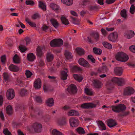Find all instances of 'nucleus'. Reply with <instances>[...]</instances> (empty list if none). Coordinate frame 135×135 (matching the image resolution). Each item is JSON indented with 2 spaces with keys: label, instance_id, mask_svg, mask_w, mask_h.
I'll list each match as a JSON object with an SVG mask.
<instances>
[{
  "label": "nucleus",
  "instance_id": "nucleus-52",
  "mask_svg": "<svg viewBox=\"0 0 135 135\" xmlns=\"http://www.w3.org/2000/svg\"><path fill=\"white\" fill-rule=\"evenodd\" d=\"M93 37L96 41L98 40L99 39V34L98 33H94L93 34Z\"/></svg>",
  "mask_w": 135,
  "mask_h": 135
},
{
  "label": "nucleus",
  "instance_id": "nucleus-6",
  "mask_svg": "<svg viewBox=\"0 0 135 135\" xmlns=\"http://www.w3.org/2000/svg\"><path fill=\"white\" fill-rule=\"evenodd\" d=\"M97 105L91 103H86L82 104L80 107L81 108L84 109H88L95 108Z\"/></svg>",
  "mask_w": 135,
  "mask_h": 135
},
{
  "label": "nucleus",
  "instance_id": "nucleus-17",
  "mask_svg": "<svg viewBox=\"0 0 135 135\" xmlns=\"http://www.w3.org/2000/svg\"><path fill=\"white\" fill-rule=\"evenodd\" d=\"M51 24L56 28H57L59 26V24L57 20L54 18H51L50 20Z\"/></svg>",
  "mask_w": 135,
  "mask_h": 135
},
{
  "label": "nucleus",
  "instance_id": "nucleus-56",
  "mask_svg": "<svg viewBox=\"0 0 135 135\" xmlns=\"http://www.w3.org/2000/svg\"><path fill=\"white\" fill-rule=\"evenodd\" d=\"M13 110L11 105H9V115L13 114Z\"/></svg>",
  "mask_w": 135,
  "mask_h": 135
},
{
  "label": "nucleus",
  "instance_id": "nucleus-14",
  "mask_svg": "<svg viewBox=\"0 0 135 135\" xmlns=\"http://www.w3.org/2000/svg\"><path fill=\"white\" fill-rule=\"evenodd\" d=\"M54 56L51 52H47L46 55V60L47 62H50L52 61L54 59Z\"/></svg>",
  "mask_w": 135,
  "mask_h": 135
},
{
  "label": "nucleus",
  "instance_id": "nucleus-29",
  "mask_svg": "<svg viewBox=\"0 0 135 135\" xmlns=\"http://www.w3.org/2000/svg\"><path fill=\"white\" fill-rule=\"evenodd\" d=\"M50 7L52 9L56 11H57L59 9V7L58 5L53 3L50 4Z\"/></svg>",
  "mask_w": 135,
  "mask_h": 135
},
{
  "label": "nucleus",
  "instance_id": "nucleus-55",
  "mask_svg": "<svg viewBox=\"0 0 135 135\" xmlns=\"http://www.w3.org/2000/svg\"><path fill=\"white\" fill-rule=\"evenodd\" d=\"M70 18L71 19L72 22L75 24H78V22L76 20V19L72 16H70Z\"/></svg>",
  "mask_w": 135,
  "mask_h": 135
},
{
  "label": "nucleus",
  "instance_id": "nucleus-31",
  "mask_svg": "<svg viewBox=\"0 0 135 135\" xmlns=\"http://www.w3.org/2000/svg\"><path fill=\"white\" fill-rule=\"evenodd\" d=\"M102 44L105 47L108 49H111L112 48V45L107 42H103Z\"/></svg>",
  "mask_w": 135,
  "mask_h": 135
},
{
  "label": "nucleus",
  "instance_id": "nucleus-13",
  "mask_svg": "<svg viewBox=\"0 0 135 135\" xmlns=\"http://www.w3.org/2000/svg\"><path fill=\"white\" fill-rule=\"evenodd\" d=\"M123 70L121 67H116L114 69V72L117 75L121 76L123 73Z\"/></svg>",
  "mask_w": 135,
  "mask_h": 135
},
{
  "label": "nucleus",
  "instance_id": "nucleus-8",
  "mask_svg": "<svg viewBox=\"0 0 135 135\" xmlns=\"http://www.w3.org/2000/svg\"><path fill=\"white\" fill-rule=\"evenodd\" d=\"M69 122L70 126L72 127H77L79 124V120L74 117H71L69 119Z\"/></svg>",
  "mask_w": 135,
  "mask_h": 135
},
{
  "label": "nucleus",
  "instance_id": "nucleus-42",
  "mask_svg": "<svg viewBox=\"0 0 135 135\" xmlns=\"http://www.w3.org/2000/svg\"><path fill=\"white\" fill-rule=\"evenodd\" d=\"M1 58L2 64L4 65L6 62V56L5 55H3L1 57Z\"/></svg>",
  "mask_w": 135,
  "mask_h": 135
},
{
  "label": "nucleus",
  "instance_id": "nucleus-27",
  "mask_svg": "<svg viewBox=\"0 0 135 135\" xmlns=\"http://www.w3.org/2000/svg\"><path fill=\"white\" fill-rule=\"evenodd\" d=\"M85 93L87 95L91 96L93 95V92L91 89L87 88H85L84 89Z\"/></svg>",
  "mask_w": 135,
  "mask_h": 135
},
{
  "label": "nucleus",
  "instance_id": "nucleus-25",
  "mask_svg": "<svg viewBox=\"0 0 135 135\" xmlns=\"http://www.w3.org/2000/svg\"><path fill=\"white\" fill-rule=\"evenodd\" d=\"M15 93L14 90L12 89H9V100H11L14 98Z\"/></svg>",
  "mask_w": 135,
  "mask_h": 135
},
{
  "label": "nucleus",
  "instance_id": "nucleus-32",
  "mask_svg": "<svg viewBox=\"0 0 135 135\" xmlns=\"http://www.w3.org/2000/svg\"><path fill=\"white\" fill-rule=\"evenodd\" d=\"M93 51L96 54L100 55L102 53V51L101 49L96 47L94 48Z\"/></svg>",
  "mask_w": 135,
  "mask_h": 135
},
{
  "label": "nucleus",
  "instance_id": "nucleus-40",
  "mask_svg": "<svg viewBox=\"0 0 135 135\" xmlns=\"http://www.w3.org/2000/svg\"><path fill=\"white\" fill-rule=\"evenodd\" d=\"M71 69L73 71H80L82 70L81 69L80 67L76 66H74Z\"/></svg>",
  "mask_w": 135,
  "mask_h": 135
},
{
  "label": "nucleus",
  "instance_id": "nucleus-33",
  "mask_svg": "<svg viewBox=\"0 0 135 135\" xmlns=\"http://www.w3.org/2000/svg\"><path fill=\"white\" fill-rule=\"evenodd\" d=\"M39 7L44 10H46V6L45 4L41 1H39Z\"/></svg>",
  "mask_w": 135,
  "mask_h": 135
},
{
  "label": "nucleus",
  "instance_id": "nucleus-58",
  "mask_svg": "<svg viewBox=\"0 0 135 135\" xmlns=\"http://www.w3.org/2000/svg\"><path fill=\"white\" fill-rule=\"evenodd\" d=\"M49 27L48 26L44 25L41 28L42 31L46 32V30L49 29Z\"/></svg>",
  "mask_w": 135,
  "mask_h": 135
},
{
  "label": "nucleus",
  "instance_id": "nucleus-12",
  "mask_svg": "<svg viewBox=\"0 0 135 135\" xmlns=\"http://www.w3.org/2000/svg\"><path fill=\"white\" fill-rule=\"evenodd\" d=\"M117 124L116 122L114 120L112 119H109L107 120V125L110 128L114 127Z\"/></svg>",
  "mask_w": 135,
  "mask_h": 135
},
{
  "label": "nucleus",
  "instance_id": "nucleus-21",
  "mask_svg": "<svg viewBox=\"0 0 135 135\" xmlns=\"http://www.w3.org/2000/svg\"><path fill=\"white\" fill-rule=\"evenodd\" d=\"M98 124L101 130H105L106 129L105 125L102 121H98Z\"/></svg>",
  "mask_w": 135,
  "mask_h": 135
},
{
  "label": "nucleus",
  "instance_id": "nucleus-19",
  "mask_svg": "<svg viewBox=\"0 0 135 135\" xmlns=\"http://www.w3.org/2000/svg\"><path fill=\"white\" fill-rule=\"evenodd\" d=\"M19 69L18 67L13 64L9 66V69L11 71L17 72L19 70Z\"/></svg>",
  "mask_w": 135,
  "mask_h": 135
},
{
  "label": "nucleus",
  "instance_id": "nucleus-47",
  "mask_svg": "<svg viewBox=\"0 0 135 135\" xmlns=\"http://www.w3.org/2000/svg\"><path fill=\"white\" fill-rule=\"evenodd\" d=\"M129 114V111L125 112L122 114H119V116L121 117H125L128 115Z\"/></svg>",
  "mask_w": 135,
  "mask_h": 135
},
{
  "label": "nucleus",
  "instance_id": "nucleus-49",
  "mask_svg": "<svg viewBox=\"0 0 135 135\" xmlns=\"http://www.w3.org/2000/svg\"><path fill=\"white\" fill-rule=\"evenodd\" d=\"M107 88L108 90H111L113 88V86L112 84H110V82H108L107 85Z\"/></svg>",
  "mask_w": 135,
  "mask_h": 135
},
{
  "label": "nucleus",
  "instance_id": "nucleus-9",
  "mask_svg": "<svg viewBox=\"0 0 135 135\" xmlns=\"http://www.w3.org/2000/svg\"><path fill=\"white\" fill-rule=\"evenodd\" d=\"M68 92L70 93L74 94L76 93L77 89L76 86L74 84H71L67 88Z\"/></svg>",
  "mask_w": 135,
  "mask_h": 135
},
{
  "label": "nucleus",
  "instance_id": "nucleus-34",
  "mask_svg": "<svg viewBox=\"0 0 135 135\" xmlns=\"http://www.w3.org/2000/svg\"><path fill=\"white\" fill-rule=\"evenodd\" d=\"M61 20L62 23L65 25H67L69 24V23L68 20L64 17H61Z\"/></svg>",
  "mask_w": 135,
  "mask_h": 135
},
{
  "label": "nucleus",
  "instance_id": "nucleus-23",
  "mask_svg": "<svg viewBox=\"0 0 135 135\" xmlns=\"http://www.w3.org/2000/svg\"><path fill=\"white\" fill-rule=\"evenodd\" d=\"M54 99L52 98L48 99L46 101L47 105L50 107H52L54 105Z\"/></svg>",
  "mask_w": 135,
  "mask_h": 135
},
{
  "label": "nucleus",
  "instance_id": "nucleus-7",
  "mask_svg": "<svg viewBox=\"0 0 135 135\" xmlns=\"http://www.w3.org/2000/svg\"><path fill=\"white\" fill-rule=\"evenodd\" d=\"M118 37V35L116 32L111 33L109 35L108 38L110 41L115 42L116 41Z\"/></svg>",
  "mask_w": 135,
  "mask_h": 135
},
{
  "label": "nucleus",
  "instance_id": "nucleus-44",
  "mask_svg": "<svg viewBox=\"0 0 135 135\" xmlns=\"http://www.w3.org/2000/svg\"><path fill=\"white\" fill-rule=\"evenodd\" d=\"M3 78L5 81H8V73H3Z\"/></svg>",
  "mask_w": 135,
  "mask_h": 135
},
{
  "label": "nucleus",
  "instance_id": "nucleus-30",
  "mask_svg": "<svg viewBox=\"0 0 135 135\" xmlns=\"http://www.w3.org/2000/svg\"><path fill=\"white\" fill-rule=\"evenodd\" d=\"M76 51L78 54L79 55H81L84 54V51L82 49L78 47L76 48Z\"/></svg>",
  "mask_w": 135,
  "mask_h": 135
},
{
  "label": "nucleus",
  "instance_id": "nucleus-57",
  "mask_svg": "<svg viewBox=\"0 0 135 135\" xmlns=\"http://www.w3.org/2000/svg\"><path fill=\"white\" fill-rule=\"evenodd\" d=\"M39 17V16L38 14V13H35L32 16L31 18L33 19H35Z\"/></svg>",
  "mask_w": 135,
  "mask_h": 135
},
{
  "label": "nucleus",
  "instance_id": "nucleus-22",
  "mask_svg": "<svg viewBox=\"0 0 135 135\" xmlns=\"http://www.w3.org/2000/svg\"><path fill=\"white\" fill-rule=\"evenodd\" d=\"M78 112L75 110H71L68 113V115L69 116H77L79 115Z\"/></svg>",
  "mask_w": 135,
  "mask_h": 135
},
{
  "label": "nucleus",
  "instance_id": "nucleus-61",
  "mask_svg": "<svg viewBox=\"0 0 135 135\" xmlns=\"http://www.w3.org/2000/svg\"><path fill=\"white\" fill-rule=\"evenodd\" d=\"M73 3V1L72 0H68L66 3V5L67 6H70Z\"/></svg>",
  "mask_w": 135,
  "mask_h": 135
},
{
  "label": "nucleus",
  "instance_id": "nucleus-28",
  "mask_svg": "<svg viewBox=\"0 0 135 135\" xmlns=\"http://www.w3.org/2000/svg\"><path fill=\"white\" fill-rule=\"evenodd\" d=\"M77 132L79 134L84 135L85 134V132L84 129L81 127H79L76 129Z\"/></svg>",
  "mask_w": 135,
  "mask_h": 135
},
{
  "label": "nucleus",
  "instance_id": "nucleus-1",
  "mask_svg": "<svg viewBox=\"0 0 135 135\" xmlns=\"http://www.w3.org/2000/svg\"><path fill=\"white\" fill-rule=\"evenodd\" d=\"M115 57L117 60L122 62L127 61L129 59L128 56L122 51L118 52L115 55Z\"/></svg>",
  "mask_w": 135,
  "mask_h": 135
},
{
  "label": "nucleus",
  "instance_id": "nucleus-20",
  "mask_svg": "<svg viewBox=\"0 0 135 135\" xmlns=\"http://www.w3.org/2000/svg\"><path fill=\"white\" fill-rule=\"evenodd\" d=\"M27 58L29 61H32L35 59L36 56L33 53H30L27 55Z\"/></svg>",
  "mask_w": 135,
  "mask_h": 135
},
{
  "label": "nucleus",
  "instance_id": "nucleus-41",
  "mask_svg": "<svg viewBox=\"0 0 135 135\" xmlns=\"http://www.w3.org/2000/svg\"><path fill=\"white\" fill-rule=\"evenodd\" d=\"M52 133L54 135H62L61 132L57 131L56 129H53L52 131Z\"/></svg>",
  "mask_w": 135,
  "mask_h": 135
},
{
  "label": "nucleus",
  "instance_id": "nucleus-51",
  "mask_svg": "<svg viewBox=\"0 0 135 135\" xmlns=\"http://www.w3.org/2000/svg\"><path fill=\"white\" fill-rule=\"evenodd\" d=\"M27 91L25 89H22L21 90L20 94L21 96H24L26 94Z\"/></svg>",
  "mask_w": 135,
  "mask_h": 135
},
{
  "label": "nucleus",
  "instance_id": "nucleus-10",
  "mask_svg": "<svg viewBox=\"0 0 135 135\" xmlns=\"http://www.w3.org/2000/svg\"><path fill=\"white\" fill-rule=\"evenodd\" d=\"M78 62L80 65L84 67L89 68L90 66L88 62L83 58H80Z\"/></svg>",
  "mask_w": 135,
  "mask_h": 135
},
{
  "label": "nucleus",
  "instance_id": "nucleus-54",
  "mask_svg": "<svg viewBox=\"0 0 135 135\" xmlns=\"http://www.w3.org/2000/svg\"><path fill=\"white\" fill-rule=\"evenodd\" d=\"M23 84V83L22 81L18 79L17 80L16 85H19L20 87H21L22 86Z\"/></svg>",
  "mask_w": 135,
  "mask_h": 135
},
{
  "label": "nucleus",
  "instance_id": "nucleus-36",
  "mask_svg": "<svg viewBox=\"0 0 135 135\" xmlns=\"http://www.w3.org/2000/svg\"><path fill=\"white\" fill-rule=\"evenodd\" d=\"M65 55L66 58L69 59L72 58L73 56L71 55V54L68 51H66L65 52Z\"/></svg>",
  "mask_w": 135,
  "mask_h": 135
},
{
  "label": "nucleus",
  "instance_id": "nucleus-45",
  "mask_svg": "<svg viewBox=\"0 0 135 135\" xmlns=\"http://www.w3.org/2000/svg\"><path fill=\"white\" fill-rule=\"evenodd\" d=\"M26 71L25 74L27 78L31 77V76L33 74L32 72L29 70H26Z\"/></svg>",
  "mask_w": 135,
  "mask_h": 135
},
{
  "label": "nucleus",
  "instance_id": "nucleus-35",
  "mask_svg": "<svg viewBox=\"0 0 135 135\" xmlns=\"http://www.w3.org/2000/svg\"><path fill=\"white\" fill-rule=\"evenodd\" d=\"M107 68L105 66H104L98 69V73H104L107 72Z\"/></svg>",
  "mask_w": 135,
  "mask_h": 135
},
{
  "label": "nucleus",
  "instance_id": "nucleus-62",
  "mask_svg": "<svg viewBox=\"0 0 135 135\" xmlns=\"http://www.w3.org/2000/svg\"><path fill=\"white\" fill-rule=\"evenodd\" d=\"M28 24L31 26L33 27H35L36 26V25L35 23L32 22H29Z\"/></svg>",
  "mask_w": 135,
  "mask_h": 135
},
{
  "label": "nucleus",
  "instance_id": "nucleus-48",
  "mask_svg": "<svg viewBox=\"0 0 135 135\" xmlns=\"http://www.w3.org/2000/svg\"><path fill=\"white\" fill-rule=\"evenodd\" d=\"M88 58L89 60L91 61L93 63H94L95 62V60L92 56L91 55H88Z\"/></svg>",
  "mask_w": 135,
  "mask_h": 135
},
{
  "label": "nucleus",
  "instance_id": "nucleus-53",
  "mask_svg": "<svg viewBox=\"0 0 135 135\" xmlns=\"http://www.w3.org/2000/svg\"><path fill=\"white\" fill-rule=\"evenodd\" d=\"M19 48L20 51L22 52H24L27 50V48L25 47L22 46V45L19 46Z\"/></svg>",
  "mask_w": 135,
  "mask_h": 135
},
{
  "label": "nucleus",
  "instance_id": "nucleus-50",
  "mask_svg": "<svg viewBox=\"0 0 135 135\" xmlns=\"http://www.w3.org/2000/svg\"><path fill=\"white\" fill-rule=\"evenodd\" d=\"M135 10V8L134 5L132 4L130 8V12L132 14H133L134 13Z\"/></svg>",
  "mask_w": 135,
  "mask_h": 135
},
{
  "label": "nucleus",
  "instance_id": "nucleus-5",
  "mask_svg": "<svg viewBox=\"0 0 135 135\" xmlns=\"http://www.w3.org/2000/svg\"><path fill=\"white\" fill-rule=\"evenodd\" d=\"M134 92V90L132 87H128L124 89L123 95L124 96H130L133 94Z\"/></svg>",
  "mask_w": 135,
  "mask_h": 135
},
{
  "label": "nucleus",
  "instance_id": "nucleus-3",
  "mask_svg": "<svg viewBox=\"0 0 135 135\" xmlns=\"http://www.w3.org/2000/svg\"><path fill=\"white\" fill-rule=\"evenodd\" d=\"M63 42L62 39H55L50 41V44L52 47H59L63 45Z\"/></svg>",
  "mask_w": 135,
  "mask_h": 135
},
{
  "label": "nucleus",
  "instance_id": "nucleus-16",
  "mask_svg": "<svg viewBox=\"0 0 135 135\" xmlns=\"http://www.w3.org/2000/svg\"><path fill=\"white\" fill-rule=\"evenodd\" d=\"M41 81L39 78L37 79L34 82V86L36 89H39L41 88Z\"/></svg>",
  "mask_w": 135,
  "mask_h": 135
},
{
  "label": "nucleus",
  "instance_id": "nucleus-39",
  "mask_svg": "<svg viewBox=\"0 0 135 135\" xmlns=\"http://www.w3.org/2000/svg\"><path fill=\"white\" fill-rule=\"evenodd\" d=\"M73 76L75 79L79 82H81L83 79L81 77L79 76L77 74H74Z\"/></svg>",
  "mask_w": 135,
  "mask_h": 135
},
{
  "label": "nucleus",
  "instance_id": "nucleus-46",
  "mask_svg": "<svg viewBox=\"0 0 135 135\" xmlns=\"http://www.w3.org/2000/svg\"><path fill=\"white\" fill-rule=\"evenodd\" d=\"M25 3L27 5H30L31 6H33L34 4V2L32 0H26Z\"/></svg>",
  "mask_w": 135,
  "mask_h": 135
},
{
  "label": "nucleus",
  "instance_id": "nucleus-18",
  "mask_svg": "<svg viewBox=\"0 0 135 135\" xmlns=\"http://www.w3.org/2000/svg\"><path fill=\"white\" fill-rule=\"evenodd\" d=\"M93 84L95 88L99 89L101 88V83L98 80H94L93 82Z\"/></svg>",
  "mask_w": 135,
  "mask_h": 135
},
{
  "label": "nucleus",
  "instance_id": "nucleus-63",
  "mask_svg": "<svg viewBox=\"0 0 135 135\" xmlns=\"http://www.w3.org/2000/svg\"><path fill=\"white\" fill-rule=\"evenodd\" d=\"M3 133L5 135H8V130L7 128H5L3 130Z\"/></svg>",
  "mask_w": 135,
  "mask_h": 135
},
{
  "label": "nucleus",
  "instance_id": "nucleus-60",
  "mask_svg": "<svg viewBox=\"0 0 135 135\" xmlns=\"http://www.w3.org/2000/svg\"><path fill=\"white\" fill-rule=\"evenodd\" d=\"M129 49L132 52L135 53V45L131 46L129 47Z\"/></svg>",
  "mask_w": 135,
  "mask_h": 135
},
{
  "label": "nucleus",
  "instance_id": "nucleus-26",
  "mask_svg": "<svg viewBox=\"0 0 135 135\" xmlns=\"http://www.w3.org/2000/svg\"><path fill=\"white\" fill-rule=\"evenodd\" d=\"M134 35V31L132 30L128 31V34L125 35L126 38L129 39L132 37Z\"/></svg>",
  "mask_w": 135,
  "mask_h": 135
},
{
  "label": "nucleus",
  "instance_id": "nucleus-15",
  "mask_svg": "<svg viewBox=\"0 0 135 135\" xmlns=\"http://www.w3.org/2000/svg\"><path fill=\"white\" fill-rule=\"evenodd\" d=\"M65 70L62 71L61 74V79L63 80H66L68 76L67 73L68 72V69L66 68Z\"/></svg>",
  "mask_w": 135,
  "mask_h": 135
},
{
  "label": "nucleus",
  "instance_id": "nucleus-38",
  "mask_svg": "<svg viewBox=\"0 0 135 135\" xmlns=\"http://www.w3.org/2000/svg\"><path fill=\"white\" fill-rule=\"evenodd\" d=\"M66 122V120L65 118H64L63 119L59 120L58 122V124L60 126L65 125Z\"/></svg>",
  "mask_w": 135,
  "mask_h": 135
},
{
  "label": "nucleus",
  "instance_id": "nucleus-64",
  "mask_svg": "<svg viewBox=\"0 0 135 135\" xmlns=\"http://www.w3.org/2000/svg\"><path fill=\"white\" fill-rule=\"evenodd\" d=\"M115 0H106V2L108 4H111L114 3Z\"/></svg>",
  "mask_w": 135,
  "mask_h": 135
},
{
  "label": "nucleus",
  "instance_id": "nucleus-43",
  "mask_svg": "<svg viewBox=\"0 0 135 135\" xmlns=\"http://www.w3.org/2000/svg\"><path fill=\"white\" fill-rule=\"evenodd\" d=\"M120 14L122 17L126 18L127 16L126 10L125 9H123L120 12Z\"/></svg>",
  "mask_w": 135,
  "mask_h": 135
},
{
  "label": "nucleus",
  "instance_id": "nucleus-24",
  "mask_svg": "<svg viewBox=\"0 0 135 135\" xmlns=\"http://www.w3.org/2000/svg\"><path fill=\"white\" fill-rule=\"evenodd\" d=\"M13 60L14 62L16 64H19L20 62V58L17 54L14 56Z\"/></svg>",
  "mask_w": 135,
  "mask_h": 135
},
{
  "label": "nucleus",
  "instance_id": "nucleus-59",
  "mask_svg": "<svg viewBox=\"0 0 135 135\" xmlns=\"http://www.w3.org/2000/svg\"><path fill=\"white\" fill-rule=\"evenodd\" d=\"M35 99L37 102L39 103L41 102L42 100L40 96H37L35 97Z\"/></svg>",
  "mask_w": 135,
  "mask_h": 135
},
{
  "label": "nucleus",
  "instance_id": "nucleus-11",
  "mask_svg": "<svg viewBox=\"0 0 135 135\" xmlns=\"http://www.w3.org/2000/svg\"><path fill=\"white\" fill-rule=\"evenodd\" d=\"M33 128L34 131L36 132H41L42 128V126L40 123H35L33 125Z\"/></svg>",
  "mask_w": 135,
  "mask_h": 135
},
{
  "label": "nucleus",
  "instance_id": "nucleus-2",
  "mask_svg": "<svg viewBox=\"0 0 135 135\" xmlns=\"http://www.w3.org/2000/svg\"><path fill=\"white\" fill-rule=\"evenodd\" d=\"M110 81L112 84H116L118 86H122L125 84L126 81L123 78L114 77L112 78Z\"/></svg>",
  "mask_w": 135,
  "mask_h": 135
},
{
  "label": "nucleus",
  "instance_id": "nucleus-37",
  "mask_svg": "<svg viewBox=\"0 0 135 135\" xmlns=\"http://www.w3.org/2000/svg\"><path fill=\"white\" fill-rule=\"evenodd\" d=\"M37 55L38 57H41L42 54V50L41 48L38 46L36 50Z\"/></svg>",
  "mask_w": 135,
  "mask_h": 135
},
{
  "label": "nucleus",
  "instance_id": "nucleus-4",
  "mask_svg": "<svg viewBox=\"0 0 135 135\" xmlns=\"http://www.w3.org/2000/svg\"><path fill=\"white\" fill-rule=\"evenodd\" d=\"M112 110L114 112L119 113L125 111L126 109V107L124 104H120L117 106H111Z\"/></svg>",
  "mask_w": 135,
  "mask_h": 135
}]
</instances>
